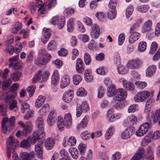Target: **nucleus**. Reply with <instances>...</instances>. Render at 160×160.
Masks as SVG:
<instances>
[{"label": "nucleus", "mask_w": 160, "mask_h": 160, "mask_svg": "<svg viewBox=\"0 0 160 160\" xmlns=\"http://www.w3.org/2000/svg\"><path fill=\"white\" fill-rule=\"evenodd\" d=\"M46 99L45 97L42 96H39L38 98L36 100L35 106L36 108L40 107Z\"/></svg>", "instance_id": "c756f323"}, {"label": "nucleus", "mask_w": 160, "mask_h": 160, "mask_svg": "<svg viewBox=\"0 0 160 160\" xmlns=\"http://www.w3.org/2000/svg\"><path fill=\"white\" fill-rule=\"evenodd\" d=\"M74 25V19H70L67 22V30L68 32H71L73 29Z\"/></svg>", "instance_id": "49530a36"}, {"label": "nucleus", "mask_w": 160, "mask_h": 160, "mask_svg": "<svg viewBox=\"0 0 160 160\" xmlns=\"http://www.w3.org/2000/svg\"><path fill=\"white\" fill-rule=\"evenodd\" d=\"M69 152L72 158L77 159L78 157V152L77 149L75 148H71L69 149Z\"/></svg>", "instance_id": "c9c22d12"}, {"label": "nucleus", "mask_w": 160, "mask_h": 160, "mask_svg": "<svg viewBox=\"0 0 160 160\" xmlns=\"http://www.w3.org/2000/svg\"><path fill=\"white\" fill-rule=\"evenodd\" d=\"M114 130L113 128L111 127L107 130L105 135V138L107 140L109 139L112 136Z\"/></svg>", "instance_id": "72a5a7b5"}, {"label": "nucleus", "mask_w": 160, "mask_h": 160, "mask_svg": "<svg viewBox=\"0 0 160 160\" xmlns=\"http://www.w3.org/2000/svg\"><path fill=\"white\" fill-rule=\"evenodd\" d=\"M149 128V124L148 122H145L142 124L139 127L138 131L136 132L137 136L141 137L145 134L148 131Z\"/></svg>", "instance_id": "9b49d317"}, {"label": "nucleus", "mask_w": 160, "mask_h": 160, "mask_svg": "<svg viewBox=\"0 0 160 160\" xmlns=\"http://www.w3.org/2000/svg\"><path fill=\"white\" fill-rule=\"evenodd\" d=\"M156 67L155 66H149L146 70V75L148 77H150L155 72Z\"/></svg>", "instance_id": "2f4dec72"}, {"label": "nucleus", "mask_w": 160, "mask_h": 160, "mask_svg": "<svg viewBox=\"0 0 160 160\" xmlns=\"http://www.w3.org/2000/svg\"><path fill=\"white\" fill-rule=\"evenodd\" d=\"M147 47L146 43L144 41L139 42L138 46V50L140 52H143L145 50Z\"/></svg>", "instance_id": "c03bdc74"}, {"label": "nucleus", "mask_w": 160, "mask_h": 160, "mask_svg": "<svg viewBox=\"0 0 160 160\" xmlns=\"http://www.w3.org/2000/svg\"><path fill=\"white\" fill-rule=\"evenodd\" d=\"M55 144L54 139L50 138H48L45 141V145L47 150H51Z\"/></svg>", "instance_id": "a878e982"}, {"label": "nucleus", "mask_w": 160, "mask_h": 160, "mask_svg": "<svg viewBox=\"0 0 160 160\" xmlns=\"http://www.w3.org/2000/svg\"><path fill=\"white\" fill-rule=\"evenodd\" d=\"M77 94L78 96L81 97L84 96L86 95L87 92L83 88H79L77 91Z\"/></svg>", "instance_id": "8fccbe9b"}, {"label": "nucleus", "mask_w": 160, "mask_h": 160, "mask_svg": "<svg viewBox=\"0 0 160 160\" xmlns=\"http://www.w3.org/2000/svg\"><path fill=\"white\" fill-rule=\"evenodd\" d=\"M84 59L85 63L86 65H89L91 63V57L88 53L86 52L84 54Z\"/></svg>", "instance_id": "58836bf2"}, {"label": "nucleus", "mask_w": 160, "mask_h": 160, "mask_svg": "<svg viewBox=\"0 0 160 160\" xmlns=\"http://www.w3.org/2000/svg\"><path fill=\"white\" fill-rule=\"evenodd\" d=\"M88 70H87L85 71L84 73V78L86 81L88 82L91 81L93 79V77L89 72H87Z\"/></svg>", "instance_id": "3c124183"}, {"label": "nucleus", "mask_w": 160, "mask_h": 160, "mask_svg": "<svg viewBox=\"0 0 160 160\" xmlns=\"http://www.w3.org/2000/svg\"><path fill=\"white\" fill-rule=\"evenodd\" d=\"M117 0H111L108 4L109 9L108 11V16L110 19L115 18L116 16V5Z\"/></svg>", "instance_id": "6e6552de"}, {"label": "nucleus", "mask_w": 160, "mask_h": 160, "mask_svg": "<svg viewBox=\"0 0 160 160\" xmlns=\"http://www.w3.org/2000/svg\"><path fill=\"white\" fill-rule=\"evenodd\" d=\"M43 144V141L41 140L40 142L38 141L35 146V151L36 152V154L38 156V158H40L41 159L42 158V145Z\"/></svg>", "instance_id": "dca6fc26"}, {"label": "nucleus", "mask_w": 160, "mask_h": 160, "mask_svg": "<svg viewBox=\"0 0 160 160\" xmlns=\"http://www.w3.org/2000/svg\"><path fill=\"white\" fill-rule=\"evenodd\" d=\"M4 51L7 53L12 55L14 51V49L13 46H8Z\"/></svg>", "instance_id": "e2e57ef3"}, {"label": "nucleus", "mask_w": 160, "mask_h": 160, "mask_svg": "<svg viewBox=\"0 0 160 160\" xmlns=\"http://www.w3.org/2000/svg\"><path fill=\"white\" fill-rule=\"evenodd\" d=\"M151 136L149 135H147L145 138L142 140L141 143V145L143 146H145L151 141Z\"/></svg>", "instance_id": "a19ab883"}, {"label": "nucleus", "mask_w": 160, "mask_h": 160, "mask_svg": "<svg viewBox=\"0 0 160 160\" xmlns=\"http://www.w3.org/2000/svg\"><path fill=\"white\" fill-rule=\"evenodd\" d=\"M45 51L43 49L39 51V54L43 55L44 57H40L36 58L34 61L35 64L38 66L44 65L50 60L51 58V55L48 53H45Z\"/></svg>", "instance_id": "423d86ee"}, {"label": "nucleus", "mask_w": 160, "mask_h": 160, "mask_svg": "<svg viewBox=\"0 0 160 160\" xmlns=\"http://www.w3.org/2000/svg\"><path fill=\"white\" fill-rule=\"evenodd\" d=\"M19 84L18 83H15L13 84L12 86L9 91L8 92H7L5 91L4 92H3L2 94H5L8 93L9 92H12L13 93H15L16 94V93L15 92L16 91L17 89L19 88Z\"/></svg>", "instance_id": "e433bc0d"}, {"label": "nucleus", "mask_w": 160, "mask_h": 160, "mask_svg": "<svg viewBox=\"0 0 160 160\" xmlns=\"http://www.w3.org/2000/svg\"><path fill=\"white\" fill-rule=\"evenodd\" d=\"M149 8V6L146 5L140 6L137 7L138 10L140 12L142 13L146 12Z\"/></svg>", "instance_id": "79ce46f5"}, {"label": "nucleus", "mask_w": 160, "mask_h": 160, "mask_svg": "<svg viewBox=\"0 0 160 160\" xmlns=\"http://www.w3.org/2000/svg\"><path fill=\"white\" fill-rule=\"evenodd\" d=\"M12 67L15 70H18L21 68L22 66L21 63L19 62L15 63H12L11 64H9V67L10 68Z\"/></svg>", "instance_id": "052dcab7"}, {"label": "nucleus", "mask_w": 160, "mask_h": 160, "mask_svg": "<svg viewBox=\"0 0 160 160\" xmlns=\"http://www.w3.org/2000/svg\"><path fill=\"white\" fill-rule=\"evenodd\" d=\"M18 124L21 126L22 129L18 130L16 133V136L17 137L20 138L22 136L26 137L31 132L32 124L30 121H27L25 124L22 121H20L18 122Z\"/></svg>", "instance_id": "f03ea898"}, {"label": "nucleus", "mask_w": 160, "mask_h": 160, "mask_svg": "<svg viewBox=\"0 0 160 160\" xmlns=\"http://www.w3.org/2000/svg\"><path fill=\"white\" fill-rule=\"evenodd\" d=\"M2 96L0 98L4 100L5 102L10 104L9 109L11 110H13L16 108L17 106V102L14 99L16 96V93L9 92L8 93L4 94H2Z\"/></svg>", "instance_id": "7ed1b4c3"}, {"label": "nucleus", "mask_w": 160, "mask_h": 160, "mask_svg": "<svg viewBox=\"0 0 160 160\" xmlns=\"http://www.w3.org/2000/svg\"><path fill=\"white\" fill-rule=\"evenodd\" d=\"M91 136V134L88 133L87 131H85L82 133L81 136V138L83 140H86L89 139Z\"/></svg>", "instance_id": "69168bd1"}, {"label": "nucleus", "mask_w": 160, "mask_h": 160, "mask_svg": "<svg viewBox=\"0 0 160 160\" xmlns=\"http://www.w3.org/2000/svg\"><path fill=\"white\" fill-rule=\"evenodd\" d=\"M137 121V119L135 115H132L128 117L124 120L123 125L124 127H128L129 124L132 125L136 123Z\"/></svg>", "instance_id": "4468645a"}, {"label": "nucleus", "mask_w": 160, "mask_h": 160, "mask_svg": "<svg viewBox=\"0 0 160 160\" xmlns=\"http://www.w3.org/2000/svg\"><path fill=\"white\" fill-rule=\"evenodd\" d=\"M137 105L136 104H132L129 107L128 109V112L129 113L133 112L136 110L137 108Z\"/></svg>", "instance_id": "774afa93"}, {"label": "nucleus", "mask_w": 160, "mask_h": 160, "mask_svg": "<svg viewBox=\"0 0 160 160\" xmlns=\"http://www.w3.org/2000/svg\"><path fill=\"white\" fill-rule=\"evenodd\" d=\"M73 92L72 90H70L66 92L63 94V101L67 103L70 102L73 98Z\"/></svg>", "instance_id": "f3484780"}, {"label": "nucleus", "mask_w": 160, "mask_h": 160, "mask_svg": "<svg viewBox=\"0 0 160 160\" xmlns=\"http://www.w3.org/2000/svg\"><path fill=\"white\" fill-rule=\"evenodd\" d=\"M38 128L41 130H43L44 124L43 120L42 117H38L36 122Z\"/></svg>", "instance_id": "4c0bfd02"}, {"label": "nucleus", "mask_w": 160, "mask_h": 160, "mask_svg": "<svg viewBox=\"0 0 160 160\" xmlns=\"http://www.w3.org/2000/svg\"><path fill=\"white\" fill-rule=\"evenodd\" d=\"M40 71H38V74L35 75L32 79L33 82H35L37 80L40 83L45 82L48 79L49 77V72L48 71H45L43 73L41 74Z\"/></svg>", "instance_id": "1a4fd4ad"}, {"label": "nucleus", "mask_w": 160, "mask_h": 160, "mask_svg": "<svg viewBox=\"0 0 160 160\" xmlns=\"http://www.w3.org/2000/svg\"><path fill=\"white\" fill-rule=\"evenodd\" d=\"M70 78L68 75H65L63 76L60 83V87L62 88H64L69 84Z\"/></svg>", "instance_id": "4be33fe9"}, {"label": "nucleus", "mask_w": 160, "mask_h": 160, "mask_svg": "<svg viewBox=\"0 0 160 160\" xmlns=\"http://www.w3.org/2000/svg\"><path fill=\"white\" fill-rule=\"evenodd\" d=\"M158 47V44L155 42H152L151 46V50L149 53L151 54H152L154 53Z\"/></svg>", "instance_id": "4d7b16f0"}, {"label": "nucleus", "mask_w": 160, "mask_h": 160, "mask_svg": "<svg viewBox=\"0 0 160 160\" xmlns=\"http://www.w3.org/2000/svg\"><path fill=\"white\" fill-rule=\"evenodd\" d=\"M49 108V105L46 104L43 106L39 111V113L41 115H44L48 110Z\"/></svg>", "instance_id": "a18cd8bd"}, {"label": "nucleus", "mask_w": 160, "mask_h": 160, "mask_svg": "<svg viewBox=\"0 0 160 160\" xmlns=\"http://www.w3.org/2000/svg\"><path fill=\"white\" fill-rule=\"evenodd\" d=\"M147 156L146 157V160H153L154 156L152 154L151 148H147Z\"/></svg>", "instance_id": "09e8293b"}, {"label": "nucleus", "mask_w": 160, "mask_h": 160, "mask_svg": "<svg viewBox=\"0 0 160 160\" xmlns=\"http://www.w3.org/2000/svg\"><path fill=\"white\" fill-rule=\"evenodd\" d=\"M21 160H30L28 153L26 152H23L20 154Z\"/></svg>", "instance_id": "338daca9"}, {"label": "nucleus", "mask_w": 160, "mask_h": 160, "mask_svg": "<svg viewBox=\"0 0 160 160\" xmlns=\"http://www.w3.org/2000/svg\"><path fill=\"white\" fill-rule=\"evenodd\" d=\"M58 20L57 24L59 29H62L65 24V18L64 16H61L58 18Z\"/></svg>", "instance_id": "f704fd0d"}, {"label": "nucleus", "mask_w": 160, "mask_h": 160, "mask_svg": "<svg viewBox=\"0 0 160 160\" xmlns=\"http://www.w3.org/2000/svg\"><path fill=\"white\" fill-rule=\"evenodd\" d=\"M73 82L74 84L77 85L81 81L82 78L80 75H75L73 77Z\"/></svg>", "instance_id": "864d4df0"}, {"label": "nucleus", "mask_w": 160, "mask_h": 160, "mask_svg": "<svg viewBox=\"0 0 160 160\" xmlns=\"http://www.w3.org/2000/svg\"><path fill=\"white\" fill-rule=\"evenodd\" d=\"M76 69L79 73H82L84 71V67L82 60L80 58H78L76 63Z\"/></svg>", "instance_id": "5701e85b"}, {"label": "nucleus", "mask_w": 160, "mask_h": 160, "mask_svg": "<svg viewBox=\"0 0 160 160\" xmlns=\"http://www.w3.org/2000/svg\"><path fill=\"white\" fill-rule=\"evenodd\" d=\"M152 21L151 20H148L145 22L142 26V32L145 33L149 32L152 30Z\"/></svg>", "instance_id": "a211bd4d"}, {"label": "nucleus", "mask_w": 160, "mask_h": 160, "mask_svg": "<svg viewBox=\"0 0 160 160\" xmlns=\"http://www.w3.org/2000/svg\"><path fill=\"white\" fill-rule=\"evenodd\" d=\"M150 95L149 92L144 91L139 92L136 94L134 97L135 101L137 102H142L147 99Z\"/></svg>", "instance_id": "9d476101"}, {"label": "nucleus", "mask_w": 160, "mask_h": 160, "mask_svg": "<svg viewBox=\"0 0 160 160\" xmlns=\"http://www.w3.org/2000/svg\"><path fill=\"white\" fill-rule=\"evenodd\" d=\"M6 144L7 147V155L9 158L11 156V149H14L19 144L18 141L13 139L12 136H10L6 140Z\"/></svg>", "instance_id": "0eeeda50"}, {"label": "nucleus", "mask_w": 160, "mask_h": 160, "mask_svg": "<svg viewBox=\"0 0 160 160\" xmlns=\"http://www.w3.org/2000/svg\"><path fill=\"white\" fill-rule=\"evenodd\" d=\"M145 150L143 148H139L138 152L133 157L131 160H141L143 157Z\"/></svg>", "instance_id": "bb28decb"}, {"label": "nucleus", "mask_w": 160, "mask_h": 160, "mask_svg": "<svg viewBox=\"0 0 160 160\" xmlns=\"http://www.w3.org/2000/svg\"><path fill=\"white\" fill-rule=\"evenodd\" d=\"M45 136L43 130H39L34 132L32 135V138L33 140L36 141L37 140H41Z\"/></svg>", "instance_id": "412c9836"}, {"label": "nucleus", "mask_w": 160, "mask_h": 160, "mask_svg": "<svg viewBox=\"0 0 160 160\" xmlns=\"http://www.w3.org/2000/svg\"><path fill=\"white\" fill-rule=\"evenodd\" d=\"M88 116H86L82 120V121L78 124L77 128L79 129H82L86 128L89 121Z\"/></svg>", "instance_id": "393cba45"}, {"label": "nucleus", "mask_w": 160, "mask_h": 160, "mask_svg": "<svg viewBox=\"0 0 160 160\" xmlns=\"http://www.w3.org/2000/svg\"><path fill=\"white\" fill-rule=\"evenodd\" d=\"M125 99V98L120 100L118 101V102L115 104L114 107L116 108H121L123 107L124 105L123 104V102L121 101H122L123 99Z\"/></svg>", "instance_id": "0e129e2a"}, {"label": "nucleus", "mask_w": 160, "mask_h": 160, "mask_svg": "<svg viewBox=\"0 0 160 160\" xmlns=\"http://www.w3.org/2000/svg\"><path fill=\"white\" fill-rule=\"evenodd\" d=\"M36 87L34 85L29 86L27 88V91L28 92L29 97H31L33 95L35 92V89Z\"/></svg>", "instance_id": "603ef678"}, {"label": "nucleus", "mask_w": 160, "mask_h": 160, "mask_svg": "<svg viewBox=\"0 0 160 160\" xmlns=\"http://www.w3.org/2000/svg\"><path fill=\"white\" fill-rule=\"evenodd\" d=\"M63 118L60 116L58 117V120L57 124L58 129L62 131L65 125L68 127L71 125L72 122V118L70 114L68 113L65 115L64 118V122Z\"/></svg>", "instance_id": "20e7f679"}, {"label": "nucleus", "mask_w": 160, "mask_h": 160, "mask_svg": "<svg viewBox=\"0 0 160 160\" xmlns=\"http://www.w3.org/2000/svg\"><path fill=\"white\" fill-rule=\"evenodd\" d=\"M120 81L121 82H122L123 86L126 90L132 91L133 90V87L131 82H128L127 81L122 78H121Z\"/></svg>", "instance_id": "7c9ffc66"}, {"label": "nucleus", "mask_w": 160, "mask_h": 160, "mask_svg": "<svg viewBox=\"0 0 160 160\" xmlns=\"http://www.w3.org/2000/svg\"><path fill=\"white\" fill-rule=\"evenodd\" d=\"M11 83L12 81L10 79H9L3 82L2 86V89L3 90H5V88H8Z\"/></svg>", "instance_id": "680f3d73"}, {"label": "nucleus", "mask_w": 160, "mask_h": 160, "mask_svg": "<svg viewBox=\"0 0 160 160\" xmlns=\"http://www.w3.org/2000/svg\"><path fill=\"white\" fill-rule=\"evenodd\" d=\"M21 112L24 113L25 111L29 108V106L28 104L25 102H22L21 103Z\"/></svg>", "instance_id": "5fc2aeb1"}, {"label": "nucleus", "mask_w": 160, "mask_h": 160, "mask_svg": "<svg viewBox=\"0 0 160 160\" xmlns=\"http://www.w3.org/2000/svg\"><path fill=\"white\" fill-rule=\"evenodd\" d=\"M43 37L41 40L43 43H45L51 37V33L49 29L44 28L43 30Z\"/></svg>", "instance_id": "6ab92c4d"}, {"label": "nucleus", "mask_w": 160, "mask_h": 160, "mask_svg": "<svg viewBox=\"0 0 160 160\" xmlns=\"http://www.w3.org/2000/svg\"><path fill=\"white\" fill-rule=\"evenodd\" d=\"M160 117V109H158L157 110L155 114L152 113L151 118L150 120L151 123H155L157 122L159 120Z\"/></svg>", "instance_id": "b1692460"}, {"label": "nucleus", "mask_w": 160, "mask_h": 160, "mask_svg": "<svg viewBox=\"0 0 160 160\" xmlns=\"http://www.w3.org/2000/svg\"><path fill=\"white\" fill-rule=\"evenodd\" d=\"M56 47V42L54 40H52L48 43L47 49L49 50H52L55 48Z\"/></svg>", "instance_id": "6e6d98bb"}, {"label": "nucleus", "mask_w": 160, "mask_h": 160, "mask_svg": "<svg viewBox=\"0 0 160 160\" xmlns=\"http://www.w3.org/2000/svg\"><path fill=\"white\" fill-rule=\"evenodd\" d=\"M57 116L56 112L54 111H51L48 115L47 119V123L49 126L54 124L57 120Z\"/></svg>", "instance_id": "2eb2a0df"}, {"label": "nucleus", "mask_w": 160, "mask_h": 160, "mask_svg": "<svg viewBox=\"0 0 160 160\" xmlns=\"http://www.w3.org/2000/svg\"><path fill=\"white\" fill-rule=\"evenodd\" d=\"M142 63V62L139 59H136L129 61L127 64V66L129 69H136L138 68Z\"/></svg>", "instance_id": "f8f14e48"}, {"label": "nucleus", "mask_w": 160, "mask_h": 160, "mask_svg": "<svg viewBox=\"0 0 160 160\" xmlns=\"http://www.w3.org/2000/svg\"><path fill=\"white\" fill-rule=\"evenodd\" d=\"M22 28V24L21 23L18 22L15 23L13 27L11 30V32L14 34L17 33L18 31Z\"/></svg>", "instance_id": "cd10ccee"}, {"label": "nucleus", "mask_w": 160, "mask_h": 160, "mask_svg": "<svg viewBox=\"0 0 160 160\" xmlns=\"http://www.w3.org/2000/svg\"><path fill=\"white\" fill-rule=\"evenodd\" d=\"M135 129L134 127H131L125 130L122 133L121 137L122 139H128L134 133Z\"/></svg>", "instance_id": "ddd939ff"}, {"label": "nucleus", "mask_w": 160, "mask_h": 160, "mask_svg": "<svg viewBox=\"0 0 160 160\" xmlns=\"http://www.w3.org/2000/svg\"><path fill=\"white\" fill-rule=\"evenodd\" d=\"M130 33L131 35L129 40V42L130 43L134 42L135 41L138 40L140 37V33L138 32H132Z\"/></svg>", "instance_id": "c85d7f7f"}, {"label": "nucleus", "mask_w": 160, "mask_h": 160, "mask_svg": "<svg viewBox=\"0 0 160 160\" xmlns=\"http://www.w3.org/2000/svg\"><path fill=\"white\" fill-rule=\"evenodd\" d=\"M86 145L85 144L80 143L78 146V149L80 154L84 155L86 149Z\"/></svg>", "instance_id": "ea45409f"}, {"label": "nucleus", "mask_w": 160, "mask_h": 160, "mask_svg": "<svg viewBox=\"0 0 160 160\" xmlns=\"http://www.w3.org/2000/svg\"><path fill=\"white\" fill-rule=\"evenodd\" d=\"M28 7L32 13H34L35 12L38 8L35 3L33 2L30 3Z\"/></svg>", "instance_id": "13d9d810"}, {"label": "nucleus", "mask_w": 160, "mask_h": 160, "mask_svg": "<svg viewBox=\"0 0 160 160\" xmlns=\"http://www.w3.org/2000/svg\"><path fill=\"white\" fill-rule=\"evenodd\" d=\"M22 74V73L21 72L16 71L11 74V78L14 81L16 82L19 79Z\"/></svg>", "instance_id": "473e14b6"}, {"label": "nucleus", "mask_w": 160, "mask_h": 160, "mask_svg": "<svg viewBox=\"0 0 160 160\" xmlns=\"http://www.w3.org/2000/svg\"><path fill=\"white\" fill-rule=\"evenodd\" d=\"M137 87L139 89L142 90L145 88L147 85V84L145 82L138 81L135 83Z\"/></svg>", "instance_id": "de8ad7c7"}, {"label": "nucleus", "mask_w": 160, "mask_h": 160, "mask_svg": "<svg viewBox=\"0 0 160 160\" xmlns=\"http://www.w3.org/2000/svg\"><path fill=\"white\" fill-rule=\"evenodd\" d=\"M107 95L108 97L113 96V99L116 101H119L126 98L127 94L122 88L116 89V87L111 85L107 88Z\"/></svg>", "instance_id": "f257e3e1"}, {"label": "nucleus", "mask_w": 160, "mask_h": 160, "mask_svg": "<svg viewBox=\"0 0 160 160\" xmlns=\"http://www.w3.org/2000/svg\"><path fill=\"white\" fill-rule=\"evenodd\" d=\"M15 120V117L13 116L11 117L9 119L7 117L3 118L1 127L2 132L4 133H6L7 131L12 129V127L14 126Z\"/></svg>", "instance_id": "39448f33"}, {"label": "nucleus", "mask_w": 160, "mask_h": 160, "mask_svg": "<svg viewBox=\"0 0 160 160\" xmlns=\"http://www.w3.org/2000/svg\"><path fill=\"white\" fill-rule=\"evenodd\" d=\"M31 145L30 143L28 140H23L20 143L21 147L25 148H29Z\"/></svg>", "instance_id": "bf43d9fd"}, {"label": "nucleus", "mask_w": 160, "mask_h": 160, "mask_svg": "<svg viewBox=\"0 0 160 160\" xmlns=\"http://www.w3.org/2000/svg\"><path fill=\"white\" fill-rule=\"evenodd\" d=\"M133 11V6L132 5H129L127 8L126 11V16L127 18H129L132 14Z\"/></svg>", "instance_id": "37998d69"}, {"label": "nucleus", "mask_w": 160, "mask_h": 160, "mask_svg": "<svg viewBox=\"0 0 160 160\" xmlns=\"http://www.w3.org/2000/svg\"><path fill=\"white\" fill-rule=\"evenodd\" d=\"M76 142V140L74 137L71 136L68 138V137H65L62 142V144L64 146L67 145L70 146H74Z\"/></svg>", "instance_id": "aec40b11"}]
</instances>
